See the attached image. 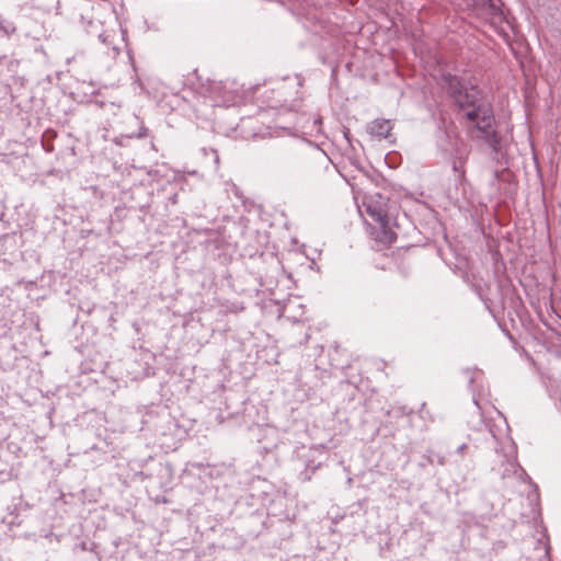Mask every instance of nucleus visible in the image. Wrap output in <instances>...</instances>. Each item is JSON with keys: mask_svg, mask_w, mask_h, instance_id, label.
Listing matches in <instances>:
<instances>
[{"mask_svg": "<svg viewBox=\"0 0 561 561\" xmlns=\"http://www.w3.org/2000/svg\"><path fill=\"white\" fill-rule=\"evenodd\" d=\"M359 213L368 215L374 222L378 225L383 234L382 240L392 242L396 239V233L389 226V217L387 211V201L380 194L370 195L364 198Z\"/></svg>", "mask_w": 561, "mask_h": 561, "instance_id": "f03ea898", "label": "nucleus"}, {"mask_svg": "<svg viewBox=\"0 0 561 561\" xmlns=\"http://www.w3.org/2000/svg\"><path fill=\"white\" fill-rule=\"evenodd\" d=\"M444 83L465 118L471 124L470 134L495 148L499 137L494 129V115L490 101L481 90L457 76L444 75Z\"/></svg>", "mask_w": 561, "mask_h": 561, "instance_id": "f257e3e1", "label": "nucleus"}, {"mask_svg": "<svg viewBox=\"0 0 561 561\" xmlns=\"http://www.w3.org/2000/svg\"><path fill=\"white\" fill-rule=\"evenodd\" d=\"M480 15L495 27L500 26L505 21L501 8L491 0H481Z\"/></svg>", "mask_w": 561, "mask_h": 561, "instance_id": "7ed1b4c3", "label": "nucleus"}, {"mask_svg": "<svg viewBox=\"0 0 561 561\" xmlns=\"http://www.w3.org/2000/svg\"><path fill=\"white\" fill-rule=\"evenodd\" d=\"M453 169L455 172L458 173L459 179H462L465 176V169L461 164V162H454Z\"/></svg>", "mask_w": 561, "mask_h": 561, "instance_id": "39448f33", "label": "nucleus"}, {"mask_svg": "<svg viewBox=\"0 0 561 561\" xmlns=\"http://www.w3.org/2000/svg\"><path fill=\"white\" fill-rule=\"evenodd\" d=\"M393 128L391 121L377 118L367 125V133L376 139H386Z\"/></svg>", "mask_w": 561, "mask_h": 561, "instance_id": "20e7f679", "label": "nucleus"}]
</instances>
